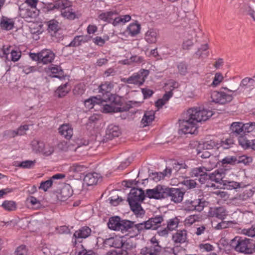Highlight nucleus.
Listing matches in <instances>:
<instances>
[{"label": "nucleus", "mask_w": 255, "mask_h": 255, "mask_svg": "<svg viewBox=\"0 0 255 255\" xmlns=\"http://www.w3.org/2000/svg\"><path fill=\"white\" fill-rule=\"evenodd\" d=\"M185 119L179 121L180 130L184 134H195L197 131V124L208 120L213 115V112L201 107L190 108L184 114Z\"/></svg>", "instance_id": "1"}, {"label": "nucleus", "mask_w": 255, "mask_h": 255, "mask_svg": "<svg viewBox=\"0 0 255 255\" xmlns=\"http://www.w3.org/2000/svg\"><path fill=\"white\" fill-rule=\"evenodd\" d=\"M145 193L141 189L133 188L130 190L128 197V201L131 210L136 215L137 217L144 215L145 211L142 208L140 203L145 198Z\"/></svg>", "instance_id": "2"}, {"label": "nucleus", "mask_w": 255, "mask_h": 255, "mask_svg": "<svg viewBox=\"0 0 255 255\" xmlns=\"http://www.w3.org/2000/svg\"><path fill=\"white\" fill-rule=\"evenodd\" d=\"M231 245L237 252L247 255L252 254L254 252L253 240L247 238L236 237L232 240Z\"/></svg>", "instance_id": "3"}, {"label": "nucleus", "mask_w": 255, "mask_h": 255, "mask_svg": "<svg viewBox=\"0 0 255 255\" xmlns=\"http://www.w3.org/2000/svg\"><path fill=\"white\" fill-rule=\"evenodd\" d=\"M146 231L143 222L135 224V222L127 220L124 233L128 232L131 237H136Z\"/></svg>", "instance_id": "4"}, {"label": "nucleus", "mask_w": 255, "mask_h": 255, "mask_svg": "<svg viewBox=\"0 0 255 255\" xmlns=\"http://www.w3.org/2000/svg\"><path fill=\"white\" fill-rule=\"evenodd\" d=\"M148 73V70L143 69L137 73L133 74L128 78L123 79L122 81L125 83L140 86L143 84Z\"/></svg>", "instance_id": "5"}, {"label": "nucleus", "mask_w": 255, "mask_h": 255, "mask_svg": "<svg viewBox=\"0 0 255 255\" xmlns=\"http://www.w3.org/2000/svg\"><path fill=\"white\" fill-rule=\"evenodd\" d=\"M206 204L205 201L202 199H188L185 201L184 207L186 211L201 212L203 210Z\"/></svg>", "instance_id": "6"}, {"label": "nucleus", "mask_w": 255, "mask_h": 255, "mask_svg": "<svg viewBox=\"0 0 255 255\" xmlns=\"http://www.w3.org/2000/svg\"><path fill=\"white\" fill-rule=\"evenodd\" d=\"M164 216L159 215L153 216L148 220L142 222L146 230H157L162 226V223L164 221Z\"/></svg>", "instance_id": "7"}, {"label": "nucleus", "mask_w": 255, "mask_h": 255, "mask_svg": "<svg viewBox=\"0 0 255 255\" xmlns=\"http://www.w3.org/2000/svg\"><path fill=\"white\" fill-rule=\"evenodd\" d=\"M184 192L179 188L166 187L165 198H169L175 203H180L183 199Z\"/></svg>", "instance_id": "8"}, {"label": "nucleus", "mask_w": 255, "mask_h": 255, "mask_svg": "<svg viewBox=\"0 0 255 255\" xmlns=\"http://www.w3.org/2000/svg\"><path fill=\"white\" fill-rule=\"evenodd\" d=\"M211 101L216 103L225 104L233 100V96L224 92L213 91L211 94Z\"/></svg>", "instance_id": "9"}, {"label": "nucleus", "mask_w": 255, "mask_h": 255, "mask_svg": "<svg viewBox=\"0 0 255 255\" xmlns=\"http://www.w3.org/2000/svg\"><path fill=\"white\" fill-rule=\"evenodd\" d=\"M166 187L165 186L158 185L153 189H147L146 190V195L150 199H161L165 198Z\"/></svg>", "instance_id": "10"}, {"label": "nucleus", "mask_w": 255, "mask_h": 255, "mask_svg": "<svg viewBox=\"0 0 255 255\" xmlns=\"http://www.w3.org/2000/svg\"><path fill=\"white\" fill-rule=\"evenodd\" d=\"M127 221V220H121L118 216L111 217L108 223V226L109 228L111 230L121 231L124 234Z\"/></svg>", "instance_id": "11"}, {"label": "nucleus", "mask_w": 255, "mask_h": 255, "mask_svg": "<svg viewBox=\"0 0 255 255\" xmlns=\"http://www.w3.org/2000/svg\"><path fill=\"white\" fill-rule=\"evenodd\" d=\"M20 16L23 18H35L38 14V10L37 8L27 6L25 4L22 3L19 6Z\"/></svg>", "instance_id": "12"}, {"label": "nucleus", "mask_w": 255, "mask_h": 255, "mask_svg": "<svg viewBox=\"0 0 255 255\" xmlns=\"http://www.w3.org/2000/svg\"><path fill=\"white\" fill-rule=\"evenodd\" d=\"M208 215L211 217H216L223 220L227 216V213L223 207L211 208L209 211Z\"/></svg>", "instance_id": "13"}, {"label": "nucleus", "mask_w": 255, "mask_h": 255, "mask_svg": "<svg viewBox=\"0 0 255 255\" xmlns=\"http://www.w3.org/2000/svg\"><path fill=\"white\" fill-rule=\"evenodd\" d=\"M72 3L69 0H55L53 3L49 4L50 9H59L64 10L67 8L70 7Z\"/></svg>", "instance_id": "14"}, {"label": "nucleus", "mask_w": 255, "mask_h": 255, "mask_svg": "<svg viewBox=\"0 0 255 255\" xmlns=\"http://www.w3.org/2000/svg\"><path fill=\"white\" fill-rule=\"evenodd\" d=\"M91 232V229L88 227L85 226L81 228L74 234V241H73V243L75 245L77 244V240L87 238L90 235Z\"/></svg>", "instance_id": "15"}, {"label": "nucleus", "mask_w": 255, "mask_h": 255, "mask_svg": "<svg viewBox=\"0 0 255 255\" xmlns=\"http://www.w3.org/2000/svg\"><path fill=\"white\" fill-rule=\"evenodd\" d=\"M121 133V130L118 126L111 125H109L106 130V138L108 139H112L114 137H118Z\"/></svg>", "instance_id": "16"}, {"label": "nucleus", "mask_w": 255, "mask_h": 255, "mask_svg": "<svg viewBox=\"0 0 255 255\" xmlns=\"http://www.w3.org/2000/svg\"><path fill=\"white\" fill-rule=\"evenodd\" d=\"M129 107L128 106L123 107L114 106L110 103L109 104H103V112L108 113L123 112L127 111Z\"/></svg>", "instance_id": "17"}, {"label": "nucleus", "mask_w": 255, "mask_h": 255, "mask_svg": "<svg viewBox=\"0 0 255 255\" xmlns=\"http://www.w3.org/2000/svg\"><path fill=\"white\" fill-rule=\"evenodd\" d=\"M40 56V62L44 64H47L53 61L55 54L49 50L45 49L41 52Z\"/></svg>", "instance_id": "18"}, {"label": "nucleus", "mask_w": 255, "mask_h": 255, "mask_svg": "<svg viewBox=\"0 0 255 255\" xmlns=\"http://www.w3.org/2000/svg\"><path fill=\"white\" fill-rule=\"evenodd\" d=\"M158 31L154 29L151 28L145 33L144 39L149 44L155 43L158 37Z\"/></svg>", "instance_id": "19"}, {"label": "nucleus", "mask_w": 255, "mask_h": 255, "mask_svg": "<svg viewBox=\"0 0 255 255\" xmlns=\"http://www.w3.org/2000/svg\"><path fill=\"white\" fill-rule=\"evenodd\" d=\"M190 145H194L195 146H197L196 151V154L198 157H200L203 159L208 158L212 155V152L208 151L205 148H200L201 145L199 144L198 141H194L192 143H190Z\"/></svg>", "instance_id": "20"}, {"label": "nucleus", "mask_w": 255, "mask_h": 255, "mask_svg": "<svg viewBox=\"0 0 255 255\" xmlns=\"http://www.w3.org/2000/svg\"><path fill=\"white\" fill-rule=\"evenodd\" d=\"M155 119V112L154 111H148L144 113V116L140 122V125L142 127L149 126Z\"/></svg>", "instance_id": "21"}, {"label": "nucleus", "mask_w": 255, "mask_h": 255, "mask_svg": "<svg viewBox=\"0 0 255 255\" xmlns=\"http://www.w3.org/2000/svg\"><path fill=\"white\" fill-rule=\"evenodd\" d=\"M231 130L233 135L240 136L245 134L244 124L241 122H234L231 126Z\"/></svg>", "instance_id": "22"}, {"label": "nucleus", "mask_w": 255, "mask_h": 255, "mask_svg": "<svg viewBox=\"0 0 255 255\" xmlns=\"http://www.w3.org/2000/svg\"><path fill=\"white\" fill-rule=\"evenodd\" d=\"M59 132L66 139H70L73 134V130L71 126L69 124H63L58 128Z\"/></svg>", "instance_id": "23"}, {"label": "nucleus", "mask_w": 255, "mask_h": 255, "mask_svg": "<svg viewBox=\"0 0 255 255\" xmlns=\"http://www.w3.org/2000/svg\"><path fill=\"white\" fill-rule=\"evenodd\" d=\"M45 71L46 72H51L52 74H55L56 75L53 76V77L60 79L64 77V72L59 66L51 65L45 69Z\"/></svg>", "instance_id": "24"}, {"label": "nucleus", "mask_w": 255, "mask_h": 255, "mask_svg": "<svg viewBox=\"0 0 255 255\" xmlns=\"http://www.w3.org/2000/svg\"><path fill=\"white\" fill-rule=\"evenodd\" d=\"M100 175L96 172L89 173L85 175L84 178V182L87 186H91L96 184Z\"/></svg>", "instance_id": "25"}, {"label": "nucleus", "mask_w": 255, "mask_h": 255, "mask_svg": "<svg viewBox=\"0 0 255 255\" xmlns=\"http://www.w3.org/2000/svg\"><path fill=\"white\" fill-rule=\"evenodd\" d=\"M187 231L185 230H177L172 236V240L175 243H183L187 240Z\"/></svg>", "instance_id": "26"}, {"label": "nucleus", "mask_w": 255, "mask_h": 255, "mask_svg": "<svg viewBox=\"0 0 255 255\" xmlns=\"http://www.w3.org/2000/svg\"><path fill=\"white\" fill-rule=\"evenodd\" d=\"M253 195V192L252 190H246L235 198L236 203L243 205L250 199Z\"/></svg>", "instance_id": "27"}, {"label": "nucleus", "mask_w": 255, "mask_h": 255, "mask_svg": "<svg viewBox=\"0 0 255 255\" xmlns=\"http://www.w3.org/2000/svg\"><path fill=\"white\" fill-rule=\"evenodd\" d=\"M73 194V190L71 186L68 184H65L61 188L60 193L61 200L64 201L70 197Z\"/></svg>", "instance_id": "28"}, {"label": "nucleus", "mask_w": 255, "mask_h": 255, "mask_svg": "<svg viewBox=\"0 0 255 255\" xmlns=\"http://www.w3.org/2000/svg\"><path fill=\"white\" fill-rule=\"evenodd\" d=\"M158 247H152L150 246L143 248L140 251L141 255H158L160 253Z\"/></svg>", "instance_id": "29"}, {"label": "nucleus", "mask_w": 255, "mask_h": 255, "mask_svg": "<svg viewBox=\"0 0 255 255\" xmlns=\"http://www.w3.org/2000/svg\"><path fill=\"white\" fill-rule=\"evenodd\" d=\"M224 185L228 187V189H236L237 188H244L247 186L244 182H237L234 181L224 180L223 181Z\"/></svg>", "instance_id": "30"}, {"label": "nucleus", "mask_w": 255, "mask_h": 255, "mask_svg": "<svg viewBox=\"0 0 255 255\" xmlns=\"http://www.w3.org/2000/svg\"><path fill=\"white\" fill-rule=\"evenodd\" d=\"M208 177L209 180L214 181L217 183L222 184L223 181H224V180H223V173L218 170H216L212 173H208Z\"/></svg>", "instance_id": "31"}, {"label": "nucleus", "mask_w": 255, "mask_h": 255, "mask_svg": "<svg viewBox=\"0 0 255 255\" xmlns=\"http://www.w3.org/2000/svg\"><path fill=\"white\" fill-rule=\"evenodd\" d=\"M103 102H106L105 100L101 101L100 99H98L96 97H93L88 99H87L84 102L85 107L89 109H91L94 108L95 104H102Z\"/></svg>", "instance_id": "32"}, {"label": "nucleus", "mask_w": 255, "mask_h": 255, "mask_svg": "<svg viewBox=\"0 0 255 255\" xmlns=\"http://www.w3.org/2000/svg\"><path fill=\"white\" fill-rule=\"evenodd\" d=\"M242 9L244 13L251 17L255 22V5L251 6L248 4H245Z\"/></svg>", "instance_id": "33"}, {"label": "nucleus", "mask_w": 255, "mask_h": 255, "mask_svg": "<svg viewBox=\"0 0 255 255\" xmlns=\"http://www.w3.org/2000/svg\"><path fill=\"white\" fill-rule=\"evenodd\" d=\"M0 26L6 30H10L13 27V22L7 17L2 16L0 20Z\"/></svg>", "instance_id": "34"}, {"label": "nucleus", "mask_w": 255, "mask_h": 255, "mask_svg": "<svg viewBox=\"0 0 255 255\" xmlns=\"http://www.w3.org/2000/svg\"><path fill=\"white\" fill-rule=\"evenodd\" d=\"M199 144L201 145L200 148H205L207 149L208 151L212 152L214 148H218L219 144L216 143L214 140H210L209 141H207L204 142L203 143H199Z\"/></svg>", "instance_id": "35"}, {"label": "nucleus", "mask_w": 255, "mask_h": 255, "mask_svg": "<svg viewBox=\"0 0 255 255\" xmlns=\"http://www.w3.org/2000/svg\"><path fill=\"white\" fill-rule=\"evenodd\" d=\"M69 91L67 88V83L60 86L55 92V95L58 98L64 97Z\"/></svg>", "instance_id": "36"}, {"label": "nucleus", "mask_w": 255, "mask_h": 255, "mask_svg": "<svg viewBox=\"0 0 255 255\" xmlns=\"http://www.w3.org/2000/svg\"><path fill=\"white\" fill-rule=\"evenodd\" d=\"M33 150L35 152H41L44 147V143L40 140L34 139L31 142Z\"/></svg>", "instance_id": "37"}, {"label": "nucleus", "mask_w": 255, "mask_h": 255, "mask_svg": "<svg viewBox=\"0 0 255 255\" xmlns=\"http://www.w3.org/2000/svg\"><path fill=\"white\" fill-rule=\"evenodd\" d=\"M128 30L131 36H134L139 33L140 25L136 22L130 23L128 27Z\"/></svg>", "instance_id": "38"}, {"label": "nucleus", "mask_w": 255, "mask_h": 255, "mask_svg": "<svg viewBox=\"0 0 255 255\" xmlns=\"http://www.w3.org/2000/svg\"><path fill=\"white\" fill-rule=\"evenodd\" d=\"M108 101L111 104L114 106L122 107V102L120 96L113 94L108 95Z\"/></svg>", "instance_id": "39"}, {"label": "nucleus", "mask_w": 255, "mask_h": 255, "mask_svg": "<svg viewBox=\"0 0 255 255\" xmlns=\"http://www.w3.org/2000/svg\"><path fill=\"white\" fill-rule=\"evenodd\" d=\"M117 12L116 11H108L107 12H104L100 14L99 15V18L100 19L102 20L105 21H107L109 23L112 22V21L113 20V18L112 16L114 14H117Z\"/></svg>", "instance_id": "40"}, {"label": "nucleus", "mask_w": 255, "mask_h": 255, "mask_svg": "<svg viewBox=\"0 0 255 255\" xmlns=\"http://www.w3.org/2000/svg\"><path fill=\"white\" fill-rule=\"evenodd\" d=\"M58 22L55 20H51L48 22V31L51 34L56 33L59 29Z\"/></svg>", "instance_id": "41"}, {"label": "nucleus", "mask_w": 255, "mask_h": 255, "mask_svg": "<svg viewBox=\"0 0 255 255\" xmlns=\"http://www.w3.org/2000/svg\"><path fill=\"white\" fill-rule=\"evenodd\" d=\"M113 83L109 82H106L99 86V92L102 93H110L111 90L113 88Z\"/></svg>", "instance_id": "42"}, {"label": "nucleus", "mask_w": 255, "mask_h": 255, "mask_svg": "<svg viewBox=\"0 0 255 255\" xmlns=\"http://www.w3.org/2000/svg\"><path fill=\"white\" fill-rule=\"evenodd\" d=\"M1 206L7 211H13L16 209V204L14 201L5 200L2 204Z\"/></svg>", "instance_id": "43"}, {"label": "nucleus", "mask_w": 255, "mask_h": 255, "mask_svg": "<svg viewBox=\"0 0 255 255\" xmlns=\"http://www.w3.org/2000/svg\"><path fill=\"white\" fill-rule=\"evenodd\" d=\"M207 171H209V169H207L204 167L195 168L191 171V176L194 177H199L207 172Z\"/></svg>", "instance_id": "44"}, {"label": "nucleus", "mask_w": 255, "mask_h": 255, "mask_svg": "<svg viewBox=\"0 0 255 255\" xmlns=\"http://www.w3.org/2000/svg\"><path fill=\"white\" fill-rule=\"evenodd\" d=\"M165 176H168L167 172H153L149 174V177L150 179L158 182L163 179Z\"/></svg>", "instance_id": "45"}, {"label": "nucleus", "mask_w": 255, "mask_h": 255, "mask_svg": "<svg viewBox=\"0 0 255 255\" xmlns=\"http://www.w3.org/2000/svg\"><path fill=\"white\" fill-rule=\"evenodd\" d=\"M250 141L251 140H249L244 134L241 135L238 137L239 144L244 149L249 148Z\"/></svg>", "instance_id": "46"}, {"label": "nucleus", "mask_w": 255, "mask_h": 255, "mask_svg": "<svg viewBox=\"0 0 255 255\" xmlns=\"http://www.w3.org/2000/svg\"><path fill=\"white\" fill-rule=\"evenodd\" d=\"M179 222V220L177 218L171 219L167 221L166 227L169 231H172L177 228Z\"/></svg>", "instance_id": "47"}, {"label": "nucleus", "mask_w": 255, "mask_h": 255, "mask_svg": "<svg viewBox=\"0 0 255 255\" xmlns=\"http://www.w3.org/2000/svg\"><path fill=\"white\" fill-rule=\"evenodd\" d=\"M172 168H166L164 171L167 172L169 176L171 175L172 172H174L175 173L179 171L181 168H183V164H179L178 162H175L172 165Z\"/></svg>", "instance_id": "48"}, {"label": "nucleus", "mask_w": 255, "mask_h": 255, "mask_svg": "<svg viewBox=\"0 0 255 255\" xmlns=\"http://www.w3.org/2000/svg\"><path fill=\"white\" fill-rule=\"evenodd\" d=\"M87 168L84 165L75 163L70 166V171L74 173H81L85 171Z\"/></svg>", "instance_id": "49"}, {"label": "nucleus", "mask_w": 255, "mask_h": 255, "mask_svg": "<svg viewBox=\"0 0 255 255\" xmlns=\"http://www.w3.org/2000/svg\"><path fill=\"white\" fill-rule=\"evenodd\" d=\"M61 15L68 19L73 20L76 17V14L72 11V9H64L61 10Z\"/></svg>", "instance_id": "50"}, {"label": "nucleus", "mask_w": 255, "mask_h": 255, "mask_svg": "<svg viewBox=\"0 0 255 255\" xmlns=\"http://www.w3.org/2000/svg\"><path fill=\"white\" fill-rule=\"evenodd\" d=\"M253 161L252 157L246 155L237 157L236 163H243L245 165L251 163Z\"/></svg>", "instance_id": "51"}, {"label": "nucleus", "mask_w": 255, "mask_h": 255, "mask_svg": "<svg viewBox=\"0 0 255 255\" xmlns=\"http://www.w3.org/2000/svg\"><path fill=\"white\" fill-rule=\"evenodd\" d=\"M35 163V160H25L18 163L16 166L23 168H32Z\"/></svg>", "instance_id": "52"}, {"label": "nucleus", "mask_w": 255, "mask_h": 255, "mask_svg": "<svg viewBox=\"0 0 255 255\" xmlns=\"http://www.w3.org/2000/svg\"><path fill=\"white\" fill-rule=\"evenodd\" d=\"M178 73L181 75H185L187 73V64L184 62H180L177 66Z\"/></svg>", "instance_id": "53"}, {"label": "nucleus", "mask_w": 255, "mask_h": 255, "mask_svg": "<svg viewBox=\"0 0 255 255\" xmlns=\"http://www.w3.org/2000/svg\"><path fill=\"white\" fill-rule=\"evenodd\" d=\"M53 181L49 179L45 181H42L40 184L39 189L43 190L44 191H47L50 188L53 184Z\"/></svg>", "instance_id": "54"}, {"label": "nucleus", "mask_w": 255, "mask_h": 255, "mask_svg": "<svg viewBox=\"0 0 255 255\" xmlns=\"http://www.w3.org/2000/svg\"><path fill=\"white\" fill-rule=\"evenodd\" d=\"M84 37L82 35L75 36L68 46L75 47L80 45L81 44V42L84 41Z\"/></svg>", "instance_id": "55"}, {"label": "nucleus", "mask_w": 255, "mask_h": 255, "mask_svg": "<svg viewBox=\"0 0 255 255\" xmlns=\"http://www.w3.org/2000/svg\"><path fill=\"white\" fill-rule=\"evenodd\" d=\"M244 124V132L246 133H249L253 131H255V123L249 122Z\"/></svg>", "instance_id": "56"}, {"label": "nucleus", "mask_w": 255, "mask_h": 255, "mask_svg": "<svg viewBox=\"0 0 255 255\" xmlns=\"http://www.w3.org/2000/svg\"><path fill=\"white\" fill-rule=\"evenodd\" d=\"M42 149V153L46 156L51 155L54 152L53 146L48 143H44V147Z\"/></svg>", "instance_id": "57"}, {"label": "nucleus", "mask_w": 255, "mask_h": 255, "mask_svg": "<svg viewBox=\"0 0 255 255\" xmlns=\"http://www.w3.org/2000/svg\"><path fill=\"white\" fill-rule=\"evenodd\" d=\"M21 53L20 51L11 49L10 51V60L13 62L17 61L21 57Z\"/></svg>", "instance_id": "58"}, {"label": "nucleus", "mask_w": 255, "mask_h": 255, "mask_svg": "<svg viewBox=\"0 0 255 255\" xmlns=\"http://www.w3.org/2000/svg\"><path fill=\"white\" fill-rule=\"evenodd\" d=\"M237 161V157L235 156H227L225 157L221 160V162L222 164H235L236 163Z\"/></svg>", "instance_id": "59"}, {"label": "nucleus", "mask_w": 255, "mask_h": 255, "mask_svg": "<svg viewBox=\"0 0 255 255\" xmlns=\"http://www.w3.org/2000/svg\"><path fill=\"white\" fill-rule=\"evenodd\" d=\"M16 255H27L28 250L24 245H21L17 247L15 251Z\"/></svg>", "instance_id": "60"}, {"label": "nucleus", "mask_w": 255, "mask_h": 255, "mask_svg": "<svg viewBox=\"0 0 255 255\" xmlns=\"http://www.w3.org/2000/svg\"><path fill=\"white\" fill-rule=\"evenodd\" d=\"M223 76L220 73H216L212 85L216 86L219 85L223 80Z\"/></svg>", "instance_id": "61"}, {"label": "nucleus", "mask_w": 255, "mask_h": 255, "mask_svg": "<svg viewBox=\"0 0 255 255\" xmlns=\"http://www.w3.org/2000/svg\"><path fill=\"white\" fill-rule=\"evenodd\" d=\"M196 36L195 29L194 28H190L184 32V36L185 39L190 38L193 39V37Z\"/></svg>", "instance_id": "62"}, {"label": "nucleus", "mask_w": 255, "mask_h": 255, "mask_svg": "<svg viewBox=\"0 0 255 255\" xmlns=\"http://www.w3.org/2000/svg\"><path fill=\"white\" fill-rule=\"evenodd\" d=\"M243 234L249 237H254L255 236V226H252L248 229H244L242 231Z\"/></svg>", "instance_id": "63"}, {"label": "nucleus", "mask_w": 255, "mask_h": 255, "mask_svg": "<svg viewBox=\"0 0 255 255\" xmlns=\"http://www.w3.org/2000/svg\"><path fill=\"white\" fill-rule=\"evenodd\" d=\"M76 255H98L92 250L83 249L82 251L76 252Z\"/></svg>", "instance_id": "64"}]
</instances>
